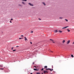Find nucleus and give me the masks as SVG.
Returning a JSON list of instances; mask_svg holds the SVG:
<instances>
[{"label":"nucleus","mask_w":74,"mask_h":74,"mask_svg":"<svg viewBox=\"0 0 74 74\" xmlns=\"http://www.w3.org/2000/svg\"><path fill=\"white\" fill-rule=\"evenodd\" d=\"M21 37H23V35H21Z\"/></svg>","instance_id":"nucleus-31"},{"label":"nucleus","mask_w":74,"mask_h":74,"mask_svg":"<svg viewBox=\"0 0 74 74\" xmlns=\"http://www.w3.org/2000/svg\"><path fill=\"white\" fill-rule=\"evenodd\" d=\"M66 42V40H64L62 41V43L63 44H64V42Z\"/></svg>","instance_id":"nucleus-5"},{"label":"nucleus","mask_w":74,"mask_h":74,"mask_svg":"<svg viewBox=\"0 0 74 74\" xmlns=\"http://www.w3.org/2000/svg\"><path fill=\"white\" fill-rule=\"evenodd\" d=\"M42 71L43 70H44V69L42 68L41 69Z\"/></svg>","instance_id":"nucleus-20"},{"label":"nucleus","mask_w":74,"mask_h":74,"mask_svg":"<svg viewBox=\"0 0 74 74\" xmlns=\"http://www.w3.org/2000/svg\"><path fill=\"white\" fill-rule=\"evenodd\" d=\"M72 44H74V42L72 43Z\"/></svg>","instance_id":"nucleus-30"},{"label":"nucleus","mask_w":74,"mask_h":74,"mask_svg":"<svg viewBox=\"0 0 74 74\" xmlns=\"http://www.w3.org/2000/svg\"><path fill=\"white\" fill-rule=\"evenodd\" d=\"M22 0V1H27V0Z\"/></svg>","instance_id":"nucleus-18"},{"label":"nucleus","mask_w":74,"mask_h":74,"mask_svg":"<svg viewBox=\"0 0 74 74\" xmlns=\"http://www.w3.org/2000/svg\"><path fill=\"white\" fill-rule=\"evenodd\" d=\"M0 67H3V66H1V65H0Z\"/></svg>","instance_id":"nucleus-35"},{"label":"nucleus","mask_w":74,"mask_h":74,"mask_svg":"<svg viewBox=\"0 0 74 74\" xmlns=\"http://www.w3.org/2000/svg\"><path fill=\"white\" fill-rule=\"evenodd\" d=\"M53 42V43H55V42Z\"/></svg>","instance_id":"nucleus-36"},{"label":"nucleus","mask_w":74,"mask_h":74,"mask_svg":"<svg viewBox=\"0 0 74 74\" xmlns=\"http://www.w3.org/2000/svg\"><path fill=\"white\" fill-rule=\"evenodd\" d=\"M39 20H40V21L41 20V19L39 18Z\"/></svg>","instance_id":"nucleus-28"},{"label":"nucleus","mask_w":74,"mask_h":74,"mask_svg":"<svg viewBox=\"0 0 74 74\" xmlns=\"http://www.w3.org/2000/svg\"><path fill=\"white\" fill-rule=\"evenodd\" d=\"M24 38H25V41H27V38H26V37H25Z\"/></svg>","instance_id":"nucleus-9"},{"label":"nucleus","mask_w":74,"mask_h":74,"mask_svg":"<svg viewBox=\"0 0 74 74\" xmlns=\"http://www.w3.org/2000/svg\"><path fill=\"white\" fill-rule=\"evenodd\" d=\"M50 40H52V41H53V40H52L51 39H50Z\"/></svg>","instance_id":"nucleus-34"},{"label":"nucleus","mask_w":74,"mask_h":74,"mask_svg":"<svg viewBox=\"0 0 74 74\" xmlns=\"http://www.w3.org/2000/svg\"><path fill=\"white\" fill-rule=\"evenodd\" d=\"M29 5H31V6H33V4H32L30 3H29Z\"/></svg>","instance_id":"nucleus-6"},{"label":"nucleus","mask_w":74,"mask_h":74,"mask_svg":"<svg viewBox=\"0 0 74 74\" xmlns=\"http://www.w3.org/2000/svg\"><path fill=\"white\" fill-rule=\"evenodd\" d=\"M10 23H12V22H11V21H10Z\"/></svg>","instance_id":"nucleus-27"},{"label":"nucleus","mask_w":74,"mask_h":74,"mask_svg":"<svg viewBox=\"0 0 74 74\" xmlns=\"http://www.w3.org/2000/svg\"><path fill=\"white\" fill-rule=\"evenodd\" d=\"M59 19H63V17H60L59 18Z\"/></svg>","instance_id":"nucleus-10"},{"label":"nucleus","mask_w":74,"mask_h":74,"mask_svg":"<svg viewBox=\"0 0 74 74\" xmlns=\"http://www.w3.org/2000/svg\"><path fill=\"white\" fill-rule=\"evenodd\" d=\"M22 4H24V5L25 4V3H24L23 2H22Z\"/></svg>","instance_id":"nucleus-15"},{"label":"nucleus","mask_w":74,"mask_h":74,"mask_svg":"<svg viewBox=\"0 0 74 74\" xmlns=\"http://www.w3.org/2000/svg\"><path fill=\"white\" fill-rule=\"evenodd\" d=\"M32 73H31L30 74H32Z\"/></svg>","instance_id":"nucleus-39"},{"label":"nucleus","mask_w":74,"mask_h":74,"mask_svg":"<svg viewBox=\"0 0 74 74\" xmlns=\"http://www.w3.org/2000/svg\"><path fill=\"white\" fill-rule=\"evenodd\" d=\"M71 56L72 58H74V56L73 55H71Z\"/></svg>","instance_id":"nucleus-14"},{"label":"nucleus","mask_w":74,"mask_h":74,"mask_svg":"<svg viewBox=\"0 0 74 74\" xmlns=\"http://www.w3.org/2000/svg\"><path fill=\"white\" fill-rule=\"evenodd\" d=\"M44 67L45 69H47V66H45Z\"/></svg>","instance_id":"nucleus-16"},{"label":"nucleus","mask_w":74,"mask_h":74,"mask_svg":"<svg viewBox=\"0 0 74 74\" xmlns=\"http://www.w3.org/2000/svg\"><path fill=\"white\" fill-rule=\"evenodd\" d=\"M54 33H58V31L57 30H55L54 31Z\"/></svg>","instance_id":"nucleus-4"},{"label":"nucleus","mask_w":74,"mask_h":74,"mask_svg":"<svg viewBox=\"0 0 74 74\" xmlns=\"http://www.w3.org/2000/svg\"><path fill=\"white\" fill-rule=\"evenodd\" d=\"M16 51V50H13V51L14 52V51Z\"/></svg>","instance_id":"nucleus-21"},{"label":"nucleus","mask_w":74,"mask_h":74,"mask_svg":"<svg viewBox=\"0 0 74 74\" xmlns=\"http://www.w3.org/2000/svg\"><path fill=\"white\" fill-rule=\"evenodd\" d=\"M51 52H53V51H51Z\"/></svg>","instance_id":"nucleus-38"},{"label":"nucleus","mask_w":74,"mask_h":74,"mask_svg":"<svg viewBox=\"0 0 74 74\" xmlns=\"http://www.w3.org/2000/svg\"><path fill=\"white\" fill-rule=\"evenodd\" d=\"M42 74H43V73H42Z\"/></svg>","instance_id":"nucleus-40"},{"label":"nucleus","mask_w":74,"mask_h":74,"mask_svg":"<svg viewBox=\"0 0 74 74\" xmlns=\"http://www.w3.org/2000/svg\"><path fill=\"white\" fill-rule=\"evenodd\" d=\"M16 47H19V46H17Z\"/></svg>","instance_id":"nucleus-37"},{"label":"nucleus","mask_w":74,"mask_h":74,"mask_svg":"<svg viewBox=\"0 0 74 74\" xmlns=\"http://www.w3.org/2000/svg\"><path fill=\"white\" fill-rule=\"evenodd\" d=\"M30 43L31 44H32V42H30Z\"/></svg>","instance_id":"nucleus-22"},{"label":"nucleus","mask_w":74,"mask_h":74,"mask_svg":"<svg viewBox=\"0 0 74 74\" xmlns=\"http://www.w3.org/2000/svg\"><path fill=\"white\" fill-rule=\"evenodd\" d=\"M33 64H34V62H33Z\"/></svg>","instance_id":"nucleus-32"},{"label":"nucleus","mask_w":74,"mask_h":74,"mask_svg":"<svg viewBox=\"0 0 74 74\" xmlns=\"http://www.w3.org/2000/svg\"><path fill=\"white\" fill-rule=\"evenodd\" d=\"M50 70L51 71H53V69H50L49 68V69H46V70Z\"/></svg>","instance_id":"nucleus-3"},{"label":"nucleus","mask_w":74,"mask_h":74,"mask_svg":"<svg viewBox=\"0 0 74 74\" xmlns=\"http://www.w3.org/2000/svg\"><path fill=\"white\" fill-rule=\"evenodd\" d=\"M70 40H69L67 42H66V44H69V43H70Z\"/></svg>","instance_id":"nucleus-2"},{"label":"nucleus","mask_w":74,"mask_h":74,"mask_svg":"<svg viewBox=\"0 0 74 74\" xmlns=\"http://www.w3.org/2000/svg\"><path fill=\"white\" fill-rule=\"evenodd\" d=\"M22 38H19V39H22Z\"/></svg>","instance_id":"nucleus-24"},{"label":"nucleus","mask_w":74,"mask_h":74,"mask_svg":"<svg viewBox=\"0 0 74 74\" xmlns=\"http://www.w3.org/2000/svg\"><path fill=\"white\" fill-rule=\"evenodd\" d=\"M31 33H33V31H32L31 32Z\"/></svg>","instance_id":"nucleus-26"},{"label":"nucleus","mask_w":74,"mask_h":74,"mask_svg":"<svg viewBox=\"0 0 74 74\" xmlns=\"http://www.w3.org/2000/svg\"><path fill=\"white\" fill-rule=\"evenodd\" d=\"M34 67H35V68H36V66H34Z\"/></svg>","instance_id":"nucleus-33"},{"label":"nucleus","mask_w":74,"mask_h":74,"mask_svg":"<svg viewBox=\"0 0 74 74\" xmlns=\"http://www.w3.org/2000/svg\"><path fill=\"white\" fill-rule=\"evenodd\" d=\"M67 30L68 32H70V30L69 29H67Z\"/></svg>","instance_id":"nucleus-11"},{"label":"nucleus","mask_w":74,"mask_h":74,"mask_svg":"<svg viewBox=\"0 0 74 74\" xmlns=\"http://www.w3.org/2000/svg\"><path fill=\"white\" fill-rule=\"evenodd\" d=\"M44 74H45V73H47V74H48V71H44Z\"/></svg>","instance_id":"nucleus-1"},{"label":"nucleus","mask_w":74,"mask_h":74,"mask_svg":"<svg viewBox=\"0 0 74 74\" xmlns=\"http://www.w3.org/2000/svg\"><path fill=\"white\" fill-rule=\"evenodd\" d=\"M65 20L66 21V22H68V20H67V19H65Z\"/></svg>","instance_id":"nucleus-17"},{"label":"nucleus","mask_w":74,"mask_h":74,"mask_svg":"<svg viewBox=\"0 0 74 74\" xmlns=\"http://www.w3.org/2000/svg\"><path fill=\"white\" fill-rule=\"evenodd\" d=\"M42 4H43V5H45V3L44 2H42Z\"/></svg>","instance_id":"nucleus-13"},{"label":"nucleus","mask_w":74,"mask_h":74,"mask_svg":"<svg viewBox=\"0 0 74 74\" xmlns=\"http://www.w3.org/2000/svg\"><path fill=\"white\" fill-rule=\"evenodd\" d=\"M69 26H67V27H62V29H66V28H67V27H68Z\"/></svg>","instance_id":"nucleus-7"},{"label":"nucleus","mask_w":74,"mask_h":74,"mask_svg":"<svg viewBox=\"0 0 74 74\" xmlns=\"http://www.w3.org/2000/svg\"><path fill=\"white\" fill-rule=\"evenodd\" d=\"M3 69H4L3 68L1 69H0V70H3Z\"/></svg>","instance_id":"nucleus-23"},{"label":"nucleus","mask_w":74,"mask_h":74,"mask_svg":"<svg viewBox=\"0 0 74 74\" xmlns=\"http://www.w3.org/2000/svg\"><path fill=\"white\" fill-rule=\"evenodd\" d=\"M58 32H59V33H62V32H63V31L60 30H58Z\"/></svg>","instance_id":"nucleus-8"},{"label":"nucleus","mask_w":74,"mask_h":74,"mask_svg":"<svg viewBox=\"0 0 74 74\" xmlns=\"http://www.w3.org/2000/svg\"><path fill=\"white\" fill-rule=\"evenodd\" d=\"M13 19H12V18H11V21H12V20H13Z\"/></svg>","instance_id":"nucleus-29"},{"label":"nucleus","mask_w":74,"mask_h":74,"mask_svg":"<svg viewBox=\"0 0 74 74\" xmlns=\"http://www.w3.org/2000/svg\"><path fill=\"white\" fill-rule=\"evenodd\" d=\"M34 70H35V71H38V70H37V69H34Z\"/></svg>","instance_id":"nucleus-12"},{"label":"nucleus","mask_w":74,"mask_h":74,"mask_svg":"<svg viewBox=\"0 0 74 74\" xmlns=\"http://www.w3.org/2000/svg\"><path fill=\"white\" fill-rule=\"evenodd\" d=\"M36 74H40V73H37Z\"/></svg>","instance_id":"nucleus-19"},{"label":"nucleus","mask_w":74,"mask_h":74,"mask_svg":"<svg viewBox=\"0 0 74 74\" xmlns=\"http://www.w3.org/2000/svg\"><path fill=\"white\" fill-rule=\"evenodd\" d=\"M13 48H14V47H12V50L13 49Z\"/></svg>","instance_id":"nucleus-25"}]
</instances>
